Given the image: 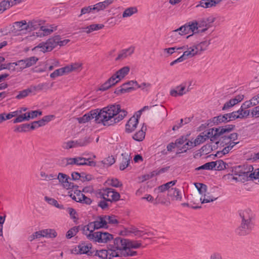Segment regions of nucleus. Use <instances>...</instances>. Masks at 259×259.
<instances>
[{"instance_id":"nucleus-1","label":"nucleus","mask_w":259,"mask_h":259,"mask_svg":"<svg viewBox=\"0 0 259 259\" xmlns=\"http://www.w3.org/2000/svg\"><path fill=\"white\" fill-rule=\"evenodd\" d=\"M235 127V125L228 124L225 126H221L218 128H211L208 130L200 133L193 141L195 146L199 145L206 140L210 139L212 142H215L216 144L219 143L217 140L221 137L222 135L228 133L232 131Z\"/></svg>"},{"instance_id":"nucleus-2","label":"nucleus","mask_w":259,"mask_h":259,"mask_svg":"<svg viewBox=\"0 0 259 259\" xmlns=\"http://www.w3.org/2000/svg\"><path fill=\"white\" fill-rule=\"evenodd\" d=\"M239 214L241 221L235 232L240 236H246L249 234L254 228V214L249 209L240 210Z\"/></svg>"},{"instance_id":"nucleus-3","label":"nucleus","mask_w":259,"mask_h":259,"mask_svg":"<svg viewBox=\"0 0 259 259\" xmlns=\"http://www.w3.org/2000/svg\"><path fill=\"white\" fill-rule=\"evenodd\" d=\"M70 41L68 39L61 40V36L60 35H56L49 38L46 42L39 43L37 46L34 47V49L36 48L41 49V51L43 53L51 52L57 46L60 47L64 46Z\"/></svg>"},{"instance_id":"nucleus-4","label":"nucleus","mask_w":259,"mask_h":259,"mask_svg":"<svg viewBox=\"0 0 259 259\" xmlns=\"http://www.w3.org/2000/svg\"><path fill=\"white\" fill-rule=\"evenodd\" d=\"M127 114H90L94 116L96 123H101L104 126H110L122 120Z\"/></svg>"},{"instance_id":"nucleus-5","label":"nucleus","mask_w":259,"mask_h":259,"mask_svg":"<svg viewBox=\"0 0 259 259\" xmlns=\"http://www.w3.org/2000/svg\"><path fill=\"white\" fill-rule=\"evenodd\" d=\"M259 117V114H219L218 116L214 117L213 122L214 123L219 124L222 122H226L236 119H246L247 118Z\"/></svg>"},{"instance_id":"nucleus-6","label":"nucleus","mask_w":259,"mask_h":259,"mask_svg":"<svg viewBox=\"0 0 259 259\" xmlns=\"http://www.w3.org/2000/svg\"><path fill=\"white\" fill-rule=\"evenodd\" d=\"M126 245L127 239L116 237L113 240V244L109 245V247L110 249L114 250L120 256H124V254H126Z\"/></svg>"},{"instance_id":"nucleus-7","label":"nucleus","mask_w":259,"mask_h":259,"mask_svg":"<svg viewBox=\"0 0 259 259\" xmlns=\"http://www.w3.org/2000/svg\"><path fill=\"white\" fill-rule=\"evenodd\" d=\"M88 239L100 243H105L113 239L112 234L106 232L97 231L94 234H90Z\"/></svg>"},{"instance_id":"nucleus-8","label":"nucleus","mask_w":259,"mask_h":259,"mask_svg":"<svg viewBox=\"0 0 259 259\" xmlns=\"http://www.w3.org/2000/svg\"><path fill=\"white\" fill-rule=\"evenodd\" d=\"M66 165L75 164L77 166L88 165L90 166H96V162L90 160L91 158H84L83 157H76L74 158H66Z\"/></svg>"},{"instance_id":"nucleus-9","label":"nucleus","mask_w":259,"mask_h":259,"mask_svg":"<svg viewBox=\"0 0 259 259\" xmlns=\"http://www.w3.org/2000/svg\"><path fill=\"white\" fill-rule=\"evenodd\" d=\"M100 197H104L106 199H110L111 203L113 202H116L120 199V194L115 190L111 188L103 189L99 193Z\"/></svg>"},{"instance_id":"nucleus-10","label":"nucleus","mask_w":259,"mask_h":259,"mask_svg":"<svg viewBox=\"0 0 259 259\" xmlns=\"http://www.w3.org/2000/svg\"><path fill=\"white\" fill-rule=\"evenodd\" d=\"M55 117V116L54 114H49L44 116L42 119L39 120L31 122L29 123L30 131L34 130L39 127L45 125L49 122L53 120Z\"/></svg>"},{"instance_id":"nucleus-11","label":"nucleus","mask_w":259,"mask_h":259,"mask_svg":"<svg viewBox=\"0 0 259 259\" xmlns=\"http://www.w3.org/2000/svg\"><path fill=\"white\" fill-rule=\"evenodd\" d=\"M55 117V116L54 114H49L44 116L42 119L39 120L31 122L29 123L30 131L34 130L39 127L45 125L49 122L53 120Z\"/></svg>"},{"instance_id":"nucleus-12","label":"nucleus","mask_w":259,"mask_h":259,"mask_svg":"<svg viewBox=\"0 0 259 259\" xmlns=\"http://www.w3.org/2000/svg\"><path fill=\"white\" fill-rule=\"evenodd\" d=\"M55 117V116L54 114H49L44 116L42 119L39 120L31 122L29 123L30 131L34 130L39 127L45 125L49 122L53 120Z\"/></svg>"},{"instance_id":"nucleus-13","label":"nucleus","mask_w":259,"mask_h":259,"mask_svg":"<svg viewBox=\"0 0 259 259\" xmlns=\"http://www.w3.org/2000/svg\"><path fill=\"white\" fill-rule=\"evenodd\" d=\"M100 112L103 113H128V111L121 108V105L116 103L110 104L102 109H100Z\"/></svg>"},{"instance_id":"nucleus-14","label":"nucleus","mask_w":259,"mask_h":259,"mask_svg":"<svg viewBox=\"0 0 259 259\" xmlns=\"http://www.w3.org/2000/svg\"><path fill=\"white\" fill-rule=\"evenodd\" d=\"M141 114H134L125 125V132L126 133H132L137 127L139 123V120Z\"/></svg>"},{"instance_id":"nucleus-15","label":"nucleus","mask_w":259,"mask_h":259,"mask_svg":"<svg viewBox=\"0 0 259 259\" xmlns=\"http://www.w3.org/2000/svg\"><path fill=\"white\" fill-rule=\"evenodd\" d=\"M126 254H124V256H133L137 254V252L132 250V249H138L141 247V241H134L127 239Z\"/></svg>"},{"instance_id":"nucleus-16","label":"nucleus","mask_w":259,"mask_h":259,"mask_svg":"<svg viewBox=\"0 0 259 259\" xmlns=\"http://www.w3.org/2000/svg\"><path fill=\"white\" fill-rule=\"evenodd\" d=\"M94 255L98 256L102 259H111L114 257L119 256V254H117L114 250L110 249V247H108V250L102 249L96 250Z\"/></svg>"},{"instance_id":"nucleus-17","label":"nucleus","mask_w":259,"mask_h":259,"mask_svg":"<svg viewBox=\"0 0 259 259\" xmlns=\"http://www.w3.org/2000/svg\"><path fill=\"white\" fill-rule=\"evenodd\" d=\"M91 248V244L80 242L74 248V253L77 254H87L89 255H92V252L91 251L90 252V250Z\"/></svg>"},{"instance_id":"nucleus-18","label":"nucleus","mask_w":259,"mask_h":259,"mask_svg":"<svg viewBox=\"0 0 259 259\" xmlns=\"http://www.w3.org/2000/svg\"><path fill=\"white\" fill-rule=\"evenodd\" d=\"M107 215L99 216L96 221L91 222L93 226V229L91 231L93 232L95 230L100 228H107V222L106 221Z\"/></svg>"},{"instance_id":"nucleus-19","label":"nucleus","mask_w":259,"mask_h":259,"mask_svg":"<svg viewBox=\"0 0 259 259\" xmlns=\"http://www.w3.org/2000/svg\"><path fill=\"white\" fill-rule=\"evenodd\" d=\"M244 96L242 94L236 96L235 98L230 99L226 102L222 108V110H226L232 107L234 105L241 102L244 99Z\"/></svg>"},{"instance_id":"nucleus-20","label":"nucleus","mask_w":259,"mask_h":259,"mask_svg":"<svg viewBox=\"0 0 259 259\" xmlns=\"http://www.w3.org/2000/svg\"><path fill=\"white\" fill-rule=\"evenodd\" d=\"M249 168L247 169L246 172H240L241 170V167H234L232 169V172H237L239 174H242L245 176V177H248L249 181L253 180L254 178V173L253 170V167L252 165H250Z\"/></svg>"},{"instance_id":"nucleus-21","label":"nucleus","mask_w":259,"mask_h":259,"mask_svg":"<svg viewBox=\"0 0 259 259\" xmlns=\"http://www.w3.org/2000/svg\"><path fill=\"white\" fill-rule=\"evenodd\" d=\"M44 22V21L40 19L29 21L27 25H26V27L24 28L25 30L29 31H33L39 28H40Z\"/></svg>"},{"instance_id":"nucleus-22","label":"nucleus","mask_w":259,"mask_h":259,"mask_svg":"<svg viewBox=\"0 0 259 259\" xmlns=\"http://www.w3.org/2000/svg\"><path fill=\"white\" fill-rule=\"evenodd\" d=\"M28 23L26 22V20H21L20 21H16L14 23V25L11 27V31L14 33L15 35L19 34L18 32L25 30L24 28L27 25Z\"/></svg>"},{"instance_id":"nucleus-23","label":"nucleus","mask_w":259,"mask_h":259,"mask_svg":"<svg viewBox=\"0 0 259 259\" xmlns=\"http://www.w3.org/2000/svg\"><path fill=\"white\" fill-rule=\"evenodd\" d=\"M69 179H70L69 177L66 174L63 173H59L58 174V180L60 182L63 183L65 187H68V188H73L74 187L76 188H78V186H74L73 183H69L68 182Z\"/></svg>"},{"instance_id":"nucleus-24","label":"nucleus","mask_w":259,"mask_h":259,"mask_svg":"<svg viewBox=\"0 0 259 259\" xmlns=\"http://www.w3.org/2000/svg\"><path fill=\"white\" fill-rule=\"evenodd\" d=\"M135 50V47L133 46H131L128 48L122 50L116 58L115 60H121L126 58L128 56H131L134 53Z\"/></svg>"},{"instance_id":"nucleus-25","label":"nucleus","mask_w":259,"mask_h":259,"mask_svg":"<svg viewBox=\"0 0 259 259\" xmlns=\"http://www.w3.org/2000/svg\"><path fill=\"white\" fill-rule=\"evenodd\" d=\"M153 107L155 108L154 111H158V112H163L165 111V109L164 108V107L161 105H155L154 106H145L141 109H139L138 110H135L133 111V113H142V112L146 110L149 109L150 108ZM125 110H127L128 111V113L129 112H132L133 111L129 110L127 108Z\"/></svg>"},{"instance_id":"nucleus-26","label":"nucleus","mask_w":259,"mask_h":259,"mask_svg":"<svg viewBox=\"0 0 259 259\" xmlns=\"http://www.w3.org/2000/svg\"><path fill=\"white\" fill-rule=\"evenodd\" d=\"M147 127L144 123L141 130L136 132L133 136V139L138 142H141L145 139Z\"/></svg>"},{"instance_id":"nucleus-27","label":"nucleus","mask_w":259,"mask_h":259,"mask_svg":"<svg viewBox=\"0 0 259 259\" xmlns=\"http://www.w3.org/2000/svg\"><path fill=\"white\" fill-rule=\"evenodd\" d=\"M187 25L188 27V30L190 32H192V34L187 36V38L192 36L193 35H195L196 33H199L200 30H198L199 23L196 20L187 22Z\"/></svg>"},{"instance_id":"nucleus-28","label":"nucleus","mask_w":259,"mask_h":259,"mask_svg":"<svg viewBox=\"0 0 259 259\" xmlns=\"http://www.w3.org/2000/svg\"><path fill=\"white\" fill-rule=\"evenodd\" d=\"M222 0H201L200 4L196 6V7L199 6L204 8H209L215 6L220 3Z\"/></svg>"},{"instance_id":"nucleus-29","label":"nucleus","mask_w":259,"mask_h":259,"mask_svg":"<svg viewBox=\"0 0 259 259\" xmlns=\"http://www.w3.org/2000/svg\"><path fill=\"white\" fill-rule=\"evenodd\" d=\"M121 161L119 165V169L120 170H124L128 167L130 163L131 157L128 153H124L121 154Z\"/></svg>"},{"instance_id":"nucleus-30","label":"nucleus","mask_w":259,"mask_h":259,"mask_svg":"<svg viewBox=\"0 0 259 259\" xmlns=\"http://www.w3.org/2000/svg\"><path fill=\"white\" fill-rule=\"evenodd\" d=\"M38 115H41V114H19L18 116L12 121L14 123L21 122L24 121L29 120L30 119L35 118Z\"/></svg>"},{"instance_id":"nucleus-31","label":"nucleus","mask_w":259,"mask_h":259,"mask_svg":"<svg viewBox=\"0 0 259 259\" xmlns=\"http://www.w3.org/2000/svg\"><path fill=\"white\" fill-rule=\"evenodd\" d=\"M227 176L229 179H231L236 181H240L243 183L249 181L248 177H245V176L242 174L233 172L232 174H228Z\"/></svg>"},{"instance_id":"nucleus-32","label":"nucleus","mask_w":259,"mask_h":259,"mask_svg":"<svg viewBox=\"0 0 259 259\" xmlns=\"http://www.w3.org/2000/svg\"><path fill=\"white\" fill-rule=\"evenodd\" d=\"M167 195L170 197H172L173 199L176 200L181 201L182 198L181 191L176 188L168 190Z\"/></svg>"},{"instance_id":"nucleus-33","label":"nucleus","mask_w":259,"mask_h":259,"mask_svg":"<svg viewBox=\"0 0 259 259\" xmlns=\"http://www.w3.org/2000/svg\"><path fill=\"white\" fill-rule=\"evenodd\" d=\"M15 133H26L30 131L29 123H23L13 127Z\"/></svg>"},{"instance_id":"nucleus-34","label":"nucleus","mask_w":259,"mask_h":259,"mask_svg":"<svg viewBox=\"0 0 259 259\" xmlns=\"http://www.w3.org/2000/svg\"><path fill=\"white\" fill-rule=\"evenodd\" d=\"M177 180H174V181H170L169 182H167L164 184H163V185H161L159 186H158L156 189L157 190V191H158V192H160V193H162V192H164V191H166V190H169V189L174 186L176 183H177Z\"/></svg>"},{"instance_id":"nucleus-35","label":"nucleus","mask_w":259,"mask_h":259,"mask_svg":"<svg viewBox=\"0 0 259 259\" xmlns=\"http://www.w3.org/2000/svg\"><path fill=\"white\" fill-rule=\"evenodd\" d=\"M130 70V68L129 66H124L117 70L115 73L116 76L119 77V80H121V79L123 78L127 74H128Z\"/></svg>"},{"instance_id":"nucleus-36","label":"nucleus","mask_w":259,"mask_h":259,"mask_svg":"<svg viewBox=\"0 0 259 259\" xmlns=\"http://www.w3.org/2000/svg\"><path fill=\"white\" fill-rule=\"evenodd\" d=\"M216 162L214 161H211L205 163L203 165H202L195 168L196 170H200L201 169L206 170H213L216 167Z\"/></svg>"},{"instance_id":"nucleus-37","label":"nucleus","mask_w":259,"mask_h":259,"mask_svg":"<svg viewBox=\"0 0 259 259\" xmlns=\"http://www.w3.org/2000/svg\"><path fill=\"white\" fill-rule=\"evenodd\" d=\"M104 25L102 24H93L87 26L84 29H87L84 31L87 33H90L94 31L102 29Z\"/></svg>"},{"instance_id":"nucleus-38","label":"nucleus","mask_w":259,"mask_h":259,"mask_svg":"<svg viewBox=\"0 0 259 259\" xmlns=\"http://www.w3.org/2000/svg\"><path fill=\"white\" fill-rule=\"evenodd\" d=\"M130 83L132 84V87H127V88L131 89L130 90V93L133 91L137 90L138 89H140V88H142V85H140V84L138 83L136 80H128L124 83H122V86H126V84H130Z\"/></svg>"},{"instance_id":"nucleus-39","label":"nucleus","mask_w":259,"mask_h":259,"mask_svg":"<svg viewBox=\"0 0 259 259\" xmlns=\"http://www.w3.org/2000/svg\"><path fill=\"white\" fill-rule=\"evenodd\" d=\"M194 147L195 146L194 145L193 142L187 139V141L184 143L183 146L179 148V150L181 151L177 152V153L178 154L186 152L188 150L191 149Z\"/></svg>"},{"instance_id":"nucleus-40","label":"nucleus","mask_w":259,"mask_h":259,"mask_svg":"<svg viewBox=\"0 0 259 259\" xmlns=\"http://www.w3.org/2000/svg\"><path fill=\"white\" fill-rule=\"evenodd\" d=\"M45 200L50 204L55 206L56 207L61 209H64V207L63 205L60 204L58 203V201L53 198H50L48 196L45 197Z\"/></svg>"},{"instance_id":"nucleus-41","label":"nucleus","mask_w":259,"mask_h":259,"mask_svg":"<svg viewBox=\"0 0 259 259\" xmlns=\"http://www.w3.org/2000/svg\"><path fill=\"white\" fill-rule=\"evenodd\" d=\"M103 200H100L98 204V206L101 208L102 209L105 210L111 206V200L110 199H106L104 197H100Z\"/></svg>"},{"instance_id":"nucleus-42","label":"nucleus","mask_w":259,"mask_h":259,"mask_svg":"<svg viewBox=\"0 0 259 259\" xmlns=\"http://www.w3.org/2000/svg\"><path fill=\"white\" fill-rule=\"evenodd\" d=\"M22 60L23 63L26 62L24 67H29L35 64L38 60V58L36 57L32 56L23 59Z\"/></svg>"},{"instance_id":"nucleus-43","label":"nucleus","mask_w":259,"mask_h":259,"mask_svg":"<svg viewBox=\"0 0 259 259\" xmlns=\"http://www.w3.org/2000/svg\"><path fill=\"white\" fill-rule=\"evenodd\" d=\"M138 12V9L136 7H130L126 9L122 13V17H128L131 16L132 15Z\"/></svg>"},{"instance_id":"nucleus-44","label":"nucleus","mask_w":259,"mask_h":259,"mask_svg":"<svg viewBox=\"0 0 259 259\" xmlns=\"http://www.w3.org/2000/svg\"><path fill=\"white\" fill-rule=\"evenodd\" d=\"M210 44V40L207 41V40L203 41L200 43L195 45V48L196 50L199 52H202L207 49V47Z\"/></svg>"},{"instance_id":"nucleus-45","label":"nucleus","mask_w":259,"mask_h":259,"mask_svg":"<svg viewBox=\"0 0 259 259\" xmlns=\"http://www.w3.org/2000/svg\"><path fill=\"white\" fill-rule=\"evenodd\" d=\"M48 65L47 62H42L39 65L35 66L33 69V72L36 73H41L46 71L48 69Z\"/></svg>"},{"instance_id":"nucleus-46","label":"nucleus","mask_w":259,"mask_h":259,"mask_svg":"<svg viewBox=\"0 0 259 259\" xmlns=\"http://www.w3.org/2000/svg\"><path fill=\"white\" fill-rule=\"evenodd\" d=\"M11 3V0H3L0 3V11L1 13L13 6Z\"/></svg>"},{"instance_id":"nucleus-47","label":"nucleus","mask_w":259,"mask_h":259,"mask_svg":"<svg viewBox=\"0 0 259 259\" xmlns=\"http://www.w3.org/2000/svg\"><path fill=\"white\" fill-rule=\"evenodd\" d=\"M40 32H36L37 36L41 37L50 34L53 32V29L46 28L45 26H42L39 30Z\"/></svg>"},{"instance_id":"nucleus-48","label":"nucleus","mask_w":259,"mask_h":259,"mask_svg":"<svg viewBox=\"0 0 259 259\" xmlns=\"http://www.w3.org/2000/svg\"><path fill=\"white\" fill-rule=\"evenodd\" d=\"M131 90V89L127 88L126 86L123 87L122 84L120 87H118L115 90L114 93L117 96H119L123 94L130 93Z\"/></svg>"},{"instance_id":"nucleus-49","label":"nucleus","mask_w":259,"mask_h":259,"mask_svg":"<svg viewBox=\"0 0 259 259\" xmlns=\"http://www.w3.org/2000/svg\"><path fill=\"white\" fill-rule=\"evenodd\" d=\"M45 237L55 238L57 236V233L54 229H47L42 230Z\"/></svg>"},{"instance_id":"nucleus-50","label":"nucleus","mask_w":259,"mask_h":259,"mask_svg":"<svg viewBox=\"0 0 259 259\" xmlns=\"http://www.w3.org/2000/svg\"><path fill=\"white\" fill-rule=\"evenodd\" d=\"M92 224L90 223L88 225L83 226L81 227V230L82 231V233L85 235L88 238V235L90 234H94L93 232H91V231L93 229Z\"/></svg>"},{"instance_id":"nucleus-51","label":"nucleus","mask_w":259,"mask_h":259,"mask_svg":"<svg viewBox=\"0 0 259 259\" xmlns=\"http://www.w3.org/2000/svg\"><path fill=\"white\" fill-rule=\"evenodd\" d=\"M108 83H109L111 87L115 86L119 83L121 80H119V77L116 76L115 73H114L107 80Z\"/></svg>"},{"instance_id":"nucleus-52","label":"nucleus","mask_w":259,"mask_h":259,"mask_svg":"<svg viewBox=\"0 0 259 259\" xmlns=\"http://www.w3.org/2000/svg\"><path fill=\"white\" fill-rule=\"evenodd\" d=\"M31 92L32 90L29 88L21 91L19 92L18 94L16 96V98L19 100L23 99L24 98L27 97L29 93H31Z\"/></svg>"},{"instance_id":"nucleus-53","label":"nucleus","mask_w":259,"mask_h":259,"mask_svg":"<svg viewBox=\"0 0 259 259\" xmlns=\"http://www.w3.org/2000/svg\"><path fill=\"white\" fill-rule=\"evenodd\" d=\"M195 186L200 194H204L206 192L207 187L205 184L196 183Z\"/></svg>"},{"instance_id":"nucleus-54","label":"nucleus","mask_w":259,"mask_h":259,"mask_svg":"<svg viewBox=\"0 0 259 259\" xmlns=\"http://www.w3.org/2000/svg\"><path fill=\"white\" fill-rule=\"evenodd\" d=\"M188 29V27L187 25V23H186L184 25L181 26L178 29L175 30V31H179V34L181 35H185L188 34L189 33Z\"/></svg>"},{"instance_id":"nucleus-55","label":"nucleus","mask_w":259,"mask_h":259,"mask_svg":"<svg viewBox=\"0 0 259 259\" xmlns=\"http://www.w3.org/2000/svg\"><path fill=\"white\" fill-rule=\"evenodd\" d=\"M216 162V167L214 169L216 170H222L226 168V165L227 164L223 161L222 160H219L215 161Z\"/></svg>"},{"instance_id":"nucleus-56","label":"nucleus","mask_w":259,"mask_h":259,"mask_svg":"<svg viewBox=\"0 0 259 259\" xmlns=\"http://www.w3.org/2000/svg\"><path fill=\"white\" fill-rule=\"evenodd\" d=\"M222 135L221 138L223 139V141H228V142H234L235 140L237 139L238 138V134L236 133H233L229 136H222Z\"/></svg>"},{"instance_id":"nucleus-57","label":"nucleus","mask_w":259,"mask_h":259,"mask_svg":"<svg viewBox=\"0 0 259 259\" xmlns=\"http://www.w3.org/2000/svg\"><path fill=\"white\" fill-rule=\"evenodd\" d=\"M93 118H94V116H91L90 114H84L81 117L76 118V119L79 123H85Z\"/></svg>"},{"instance_id":"nucleus-58","label":"nucleus","mask_w":259,"mask_h":259,"mask_svg":"<svg viewBox=\"0 0 259 259\" xmlns=\"http://www.w3.org/2000/svg\"><path fill=\"white\" fill-rule=\"evenodd\" d=\"M75 143L77 145V147H83L87 145L90 143L89 138L85 137L82 139H78L75 141Z\"/></svg>"},{"instance_id":"nucleus-59","label":"nucleus","mask_w":259,"mask_h":259,"mask_svg":"<svg viewBox=\"0 0 259 259\" xmlns=\"http://www.w3.org/2000/svg\"><path fill=\"white\" fill-rule=\"evenodd\" d=\"M217 199V198L214 197L212 196H208L205 193L204 194V198H202L201 197L200 198V200L201 202V203H209L210 202H212Z\"/></svg>"},{"instance_id":"nucleus-60","label":"nucleus","mask_w":259,"mask_h":259,"mask_svg":"<svg viewBox=\"0 0 259 259\" xmlns=\"http://www.w3.org/2000/svg\"><path fill=\"white\" fill-rule=\"evenodd\" d=\"M78 229L77 227H73L69 229L66 234V237L67 239H70L74 236L78 232Z\"/></svg>"},{"instance_id":"nucleus-61","label":"nucleus","mask_w":259,"mask_h":259,"mask_svg":"<svg viewBox=\"0 0 259 259\" xmlns=\"http://www.w3.org/2000/svg\"><path fill=\"white\" fill-rule=\"evenodd\" d=\"M109 185L115 188H119L122 186V183L117 179H112L108 181Z\"/></svg>"},{"instance_id":"nucleus-62","label":"nucleus","mask_w":259,"mask_h":259,"mask_svg":"<svg viewBox=\"0 0 259 259\" xmlns=\"http://www.w3.org/2000/svg\"><path fill=\"white\" fill-rule=\"evenodd\" d=\"M187 83H188L187 82H183L182 84L177 87V89H178L179 93V96H182L186 94V92L185 91V89Z\"/></svg>"},{"instance_id":"nucleus-63","label":"nucleus","mask_w":259,"mask_h":259,"mask_svg":"<svg viewBox=\"0 0 259 259\" xmlns=\"http://www.w3.org/2000/svg\"><path fill=\"white\" fill-rule=\"evenodd\" d=\"M93 5H91V6H89L88 7H84L82 8L81 9V11H80L81 13L78 16V17H80L82 15H84V14H85L87 13H89L90 12H93L95 10H94V9H93Z\"/></svg>"},{"instance_id":"nucleus-64","label":"nucleus","mask_w":259,"mask_h":259,"mask_svg":"<svg viewBox=\"0 0 259 259\" xmlns=\"http://www.w3.org/2000/svg\"><path fill=\"white\" fill-rule=\"evenodd\" d=\"M81 199H79L77 201L78 202L82 204L90 205L92 203V200L90 198L87 197L85 195H81Z\"/></svg>"}]
</instances>
